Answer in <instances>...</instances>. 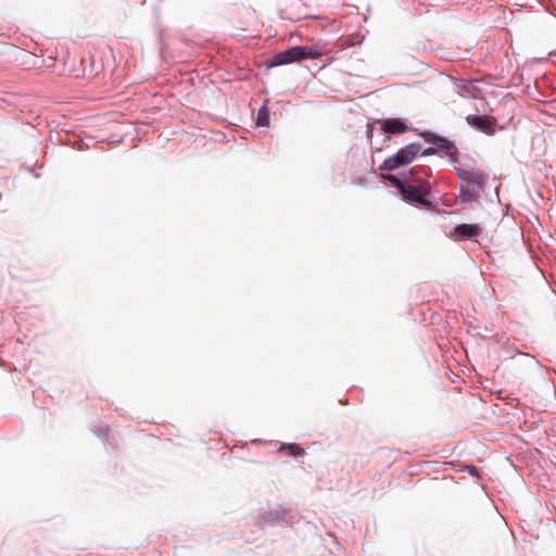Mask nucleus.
<instances>
[{
	"mask_svg": "<svg viewBox=\"0 0 556 556\" xmlns=\"http://www.w3.org/2000/svg\"><path fill=\"white\" fill-rule=\"evenodd\" d=\"M420 150L421 146L419 143H409L397 151L394 155L386 159L380 166V169L394 170L400 166L407 165L414 161Z\"/></svg>",
	"mask_w": 556,
	"mask_h": 556,
	"instance_id": "2",
	"label": "nucleus"
},
{
	"mask_svg": "<svg viewBox=\"0 0 556 556\" xmlns=\"http://www.w3.org/2000/svg\"><path fill=\"white\" fill-rule=\"evenodd\" d=\"M430 186L426 181H419L417 185L408 184L401 189L403 200L408 203H418L426 207H432V203L427 200L430 193Z\"/></svg>",
	"mask_w": 556,
	"mask_h": 556,
	"instance_id": "3",
	"label": "nucleus"
},
{
	"mask_svg": "<svg viewBox=\"0 0 556 556\" xmlns=\"http://www.w3.org/2000/svg\"><path fill=\"white\" fill-rule=\"evenodd\" d=\"M30 58L33 59V61L30 62V64L36 67V68H39V70H45V63H46V60H40L38 56L36 55H30Z\"/></svg>",
	"mask_w": 556,
	"mask_h": 556,
	"instance_id": "10",
	"label": "nucleus"
},
{
	"mask_svg": "<svg viewBox=\"0 0 556 556\" xmlns=\"http://www.w3.org/2000/svg\"><path fill=\"white\" fill-rule=\"evenodd\" d=\"M435 146L438 148L446 151V153H448V154H453L454 152H456L455 144L451 140H448L444 137L439 136V139H435Z\"/></svg>",
	"mask_w": 556,
	"mask_h": 556,
	"instance_id": "9",
	"label": "nucleus"
},
{
	"mask_svg": "<svg viewBox=\"0 0 556 556\" xmlns=\"http://www.w3.org/2000/svg\"><path fill=\"white\" fill-rule=\"evenodd\" d=\"M422 136L427 142H430L434 146H435V139H439L438 135L430 134V132L424 134Z\"/></svg>",
	"mask_w": 556,
	"mask_h": 556,
	"instance_id": "13",
	"label": "nucleus"
},
{
	"mask_svg": "<svg viewBox=\"0 0 556 556\" xmlns=\"http://www.w3.org/2000/svg\"><path fill=\"white\" fill-rule=\"evenodd\" d=\"M482 232L478 225L473 224H460L454 228L450 237L455 240L471 239L480 236Z\"/></svg>",
	"mask_w": 556,
	"mask_h": 556,
	"instance_id": "6",
	"label": "nucleus"
},
{
	"mask_svg": "<svg viewBox=\"0 0 556 556\" xmlns=\"http://www.w3.org/2000/svg\"><path fill=\"white\" fill-rule=\"evenodd\" d=\"M458 178L464 181L472 193L482 191L489 176L485 172L476 168H456Z\"/></svg>",
	"mask_w": 556,
	"mask_h": 556,
	"instance_id": "4",
	"label": "nucleus"
},
{
	"mask_svg": "<svg viewBox=\"0 0 556 556\" xmlns=\"http://www.w3.org/2000/svg\"><path fill=\"white\" fill-rule=\"evenodd\" d=\"M320 53L308 47L295 46L275 54L267 63L268 67L287 65L305 59H317Z\"/></svg>",
	"mask_w": 556,
	"mask_h": 556,
	"instance_id": "1",
	"label": "nucleus"
},
{
	"mask_svg": "<svg viewBox=\"0 0 556 556\" xmlns=\"http://www.w3.org/2000/svg\"><path fill=\"white\" fill-rule=\"evenodd\" d=\"M466 121L471 127L485 135L490 136L495 132L496 121L486 115H468Z\"/></svg>",
	"mask_w": 556,
	"mask_h": 556,
	"instance_id": "5",
	"label": "nucleus"
},
{
	"mask_svg": "<svg viewBox=\"0 0 556 556\" xmlns=\"http://www.w3.org/2000/svg\"><path fill=\"white\" fill-rule=\"evenodd\" d=\"M280 452H287L293 457H299L305 454V450L294 443H285L279 448Z\"/></svg>",
	"mask_w": 556,
	"mask_h": 556,
	"instance_id": "8",
	"label": "nucleus"
},
{
	"mask_svg": "<svg viewBox=\"0 0 556 556\" xmlns=\"http://www.w3.org/2000/svg\"><path fill=\"white\" fill-rule=\"evenodd\" d=\"M56 61V56H49L48 60H46L45 70H51L54 67Z\"/></svg>",
	"mask_w": 556,
	"mask_h": 556,
	"instance_id": "14",
	"label": "nucleus"
},
{
	"mask_svg": "<svg viewBox=\"0 0 556 556\" xmlns=\"http://www.w3.org/2000/svg\"><path fill=\"white\" fill-rule=\"evenodd\" d=\"M386 178L400 191L405 186V184H403L397 177L393 175H388Z\"/></svg>",
	"mask_w": 556,
	"mask_h": 556,
	"instance_id": "11",
	"label": "nucleus"
},
{
	"mask_svg": "<svg viewBox=\"0 0 556 556\" xmlns=\"http://www.w3.org/2000/svg\"><path fill=\"white\" fill-rule=\"evenodd\" d=\"M257 125L258 126H267L268 125V116L265 111H260L257 116Z\"/></svg>",
	"mask_w": 556,
	"mask_h": 556,
	"instance_id": "12",
	"label": "nucleus"
},
{
	"mask_svg": "<svg viewBox=\"0 0 556 556\" xmlns=\"http://www.w3.org/2000/svg\"><path fill=\"white\" fill-rule=\"evenodd\" d=\"M434 153H435V149H433V148H428L422 152L424 155H431Z\"/></svg>",
	"mask_w": 556,
	"mask_h": 556,
	"instance_id": "15",
	"label": "nucleus"
},
{
	"mask_svg": "<svg viewBox=\"0 0 556 556\" xmlns=\"http://www.w3.org/2000/svg\"><path fill=\"white\" fill-rule=\"evenodd\" d=\"M406 128V125L397 118H389L382 124V130L388 134H402Z\"/></svg>",
	"mask_w": 556,
	"mask_h": 556,
	"instance_id": "7",
	"label": "nucleus"
}]
</instances>
